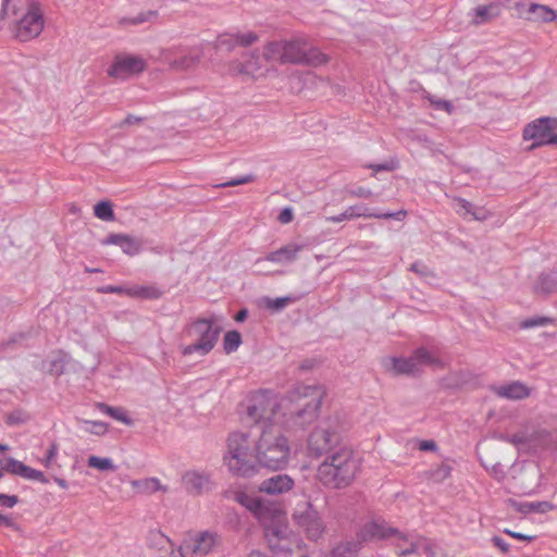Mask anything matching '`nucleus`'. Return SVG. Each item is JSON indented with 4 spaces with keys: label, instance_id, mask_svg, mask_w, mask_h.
Segmentation results:
<instances>
[{
    "label": "nucleus",
    "instance_id": "obj_1",
    "mask_svg": "<svg viewBox=\"0 0 557 557\" xmlns=\"http://www.w3.org/2000/svg\"><path fill=\"white\" fill-rule=\"evenodd\" d=\"M228 456L224 459L230 471L240 478H252L263 467L274 471L286 468L290 448L288 440L274 428L263 429L256 444V458L250 454L248 434L234 432L227 440Z\"/></svg>",
    "mask_w": 557,
    "mask_h": 557
},
{
    "label": "nucleus",
    "instance_id": "obj_2",
    "mask_svg": "<svg viewBox=\"0 0 557 557\" xmlns=\"http://www.w3.org/2000/svg\"><path fill=\"white\" fill-rule=\"evenodd\" d=\"M360 468L359 457L348 447H339L318 468L320 482L330 488H345L351 484Z\"/></svg>",
    "mask_w": 557,
    "mask_h": 557
},
{
    "label": "nucleus",
    "instance_id": "obj_3",
    "mask_svg": "<svg viewBox=\"0 0 557 557\" xmlns=\"http://www.w3.org/2000/svg\"><path fill=\"white\" fill-rule=\"evenodd\" d=\"M324 392L318 385H298L289 393L293 400L299 404L286 416V426L289 430H306L317 421Z\"/></svg>",
    "mask_w": 557,
    "mask_h": 557
},
{
    "label": "nucleus",
    "instance_id": "obj_4",
    "mask_svg": "<svg viewBox=\"0 0 557 557\" xmlns=\"http://www.w3.org/2000/svg\"><path fill=\"white\" fill-rule=\"evenodd\" d=\"M338 416L332 417L325 423L315 428L308 437V454L313 458H327L335 453L342 443V435L337 428Z\"/></svg>",
    "mask_w": 557,
    "mask_h": 557
},
{
    "label": "nucleus",
    "instance_id": "obj_5",
    "mask_svg": "<svg viewBox=\"0 0 557 557\" xmlns=\"http://www.w3.org/2000/svg\"><path fill=\"white\" fill-rule=\"evenodd\" d=\"M221 329L213 325V321L200 318L195 320L185 329V334L194 337L195 342L183 348L184 356H189L197 352L200 356H206L215 346Z\"/></svg>",
    "mask_w": 557,
    "mask_h": 557
},
{
    "label": "nucleus",
    "instance_id": "obj_6",
    "mask_svg": "<svg viewBox=\"0 0 557 557\" xmlns=\"http://www.w3.org/2000/svg\"><path fill=\"white\" fill-rule=\"evenodd\" d=\"M329 61L326 54L318 48L311 46L306 40L285 41L283 63L302 64L309 66H319Z\"/></svg>",
    "mask_w": 557,
    "mask_h": 557
},
{
    "label": "nucleus",
    "instance_id": "obj_7",
    "mask_svg": "<svg viewBox=\"0 0 557 557\" xmlns=\"http://www.w3.org/2000/svg\"><path fill=\"white\" fill-rule=\"evenodd\" d=\"M557 117L543 116L529 123L523 129L524 140H534L530 149L557 146Z\"/></svg>",
    "mask_w": 557,
    "mask_h": 557
},
{
    "label": "nucleus",
    "instance_id": "obj_8",
    "mask_svg": "<svg viewBox=\"0 0 557 557\" xmlns=\"http://www.w3.org/2000/svg\"><path fill=\"white\" fill-rule=\"evenodd\" d=\"M44 29V15L40 3L32 0L27 12L20 18L16 25L15 36L21 41H28L40 35Z\"/></svg>",
    "mask_w": 557,
    "mask_h": 557
},
{
    "label": "nucleus",
    "instance_id": "obj_9",
    "mask_svg": "<svg viewBox=\"0 0 557 557\" xmlns=\"http://www.w3.org/2000/svg\"><path fill=\"white\" fill-rule=\"evenodd\" d=\"M277 407L278 404L275 399L257 395L250 399L244 420L246 423L255 425L262 423V430L269 429L271 428L269 422L275 416Z\"/></svg>",
    "mask_w": 557,
    "mask_h": 557
},
{
    "label": "nucleus",
    "instance_id": "obj_10",
    "mask_svg": "<svg viewBox=\"0 0 557 557\" xmlns=\"http://www.w3.org/2000/svg\"><path fill=\"white\" fill-rule=\"evenodd\" d=\"M293 519L299 527L306 530L308 537L311 540L319 539L324 531L320 515L309 500L297 505L293 513Z\"/></svg>",
    "mask_w": 557,
    "mask_h": 557
},
{
    "label": "nucleus",
    "instance_id": "obj_11",
    "mask_svg": "<svg viewBox=\"0 0 557 557\" xmlns=\"http://www.w3.org/2000/svg\"><path fill=\"white\" fill-rule=\"evenodd\" d=\"M358 541L370 542L374 540H387L396 537L397 540L407 542L408 534L401 532L397 528H393L384 520H373L367 522L357 533Z\"/></svg>",
    "mask_w": 557,
    "mask_h": 557
},
{
    "label": "nucleus",
    "instance_id": "obj_12",
    "mask_svg": "<svg viewBox=\"0 0 557 557\" xmlns=\"http://www.w3.org/2000/svg\"><path fill=\"white\" fill-rule=\"evenodd\" d=\"M145 66V60L138 55L116 54L107 73L112 78L124 81L141 73Z\"/></svg>",
    "mask_w": 557,
    "mask_h": 557
},
{
    "label": "nucleus",
    "instance_id": "obj_13",
    "mask_svg": "<svg viewBox=\"0 0 557 557\" xmlns=\"http://www.w3.org/2000/svg\"><path fill=\"white\" fill-rule=\"evenodd\" d=\"M407 212L405 210H400L397 212H380L373 211L368 206L360 203L348 207L344 212L337 215H332L326 218L327 221L333 223H339L346 220H354L357 218H374V219H395L403 220L406 216Z\"/></svg>",
    "mask_w": 557,
    "mask_h": 557
},
{
    "label": "nucleus",
    "instance_id": "obj_14",
    "mask_svg": "<svg viewBox=\"0 0 557 557\" xmlns=\"http://www.w3.org/2000/svg\"><path fill=\"white\" fill-rule=\"evenodd\" d=\"M218 534L209 531L200 532L194 540L181 546L182 557H191L193 555L206 556L218 543Z\"/></svg>",
    "mask_w": 557,
    "mask_h": 557
},
{
    "label": "nucleus",
    "instance_id": "obj_15",
    "mask_svg": "<svg viewBox=\"0 0 557 557\" xmlns=\"http://www.w3.org/2000/svg\"><path fill=\"white\" fill-rule=\"evenodd\" d=\"M516 9L520 17L535 23H550L557 18V12L548 5L518 2Z\"/></svg>",
    "mask_w": 557,
    "mask_h": 557
},
{
    "label": "nucleus",
    "instance_id": "obj_16",
    "mask_svg": "<svg viewBox=\"0 0 557 557\" xmlns=\"http://www.w3.org/2000/svg\"><path fill=\"white\" fill-rule=\"evenodd\" d=\"M203 51L199 47L182 50L178 54L170 52L165 60L170 67L176 71H188L194 69L201 60Z\"/></svg>",
    "mask_w": 557,
    "mask_h": 557
},
{
    "label": "nucleus",
    "instance_id": "obj_17",
    "mask_svg": "<svg viewBox=\"0 0 557 557\" xmlns=\"http://www.w3.org/2000/svg\"><path fill=\"white\" fill-rule=\"evenodd\" d=\"M242 58V60H235L230 64L232 73L255 75L261 69L262 57L258 49L244 53Z\"/></svg>",
    "mask_w": 557,
    "mask_h": 557
},
{
    "label": "nucleus",
    "instance_id": "obj_18",
    "mask_svg": "<svg viewBox=\"0 0 557 557\" xmlns=\"http://www.w3.org/2000/svg\"><path fill=\"white\" fill-rule=\"evenodd\" d=\"M294 484V480L288 474L278 473L263 480L258 490L268 495H280L290 491Z\"/></svg>",
    "mask_w": 557,
    "mask_h": 557
},
{
    "label": "nucleus",
    "instance_id": "obj_19",
    "mask_svg": "<svg viewBox=\"0 0 557 557\" xmlns=\"http://www.w3.org/2000/svg\"><path fill=\"white\" fill-rule=\"evenodd\" d=\"M288 527L281 523H272L264 528V537L270 549L274 553L284 552L287 548L281 543L288 537Z\"/></svg>",
    "mask_w": 557,
    "mask_h": 557
},
{
    "label": "nucleus",
    "instance_id": "obj_20",
    "mask_svg": "<svg viewBox=\"0 0 557 557\" xmlns=\"http://www.w3.org/2000/svg\"><path fill=\"white\" fill-rule=\"evenodd\" d=\"M182 484L188 493L199 495L210 488V478L202 472L187 471L182 476Z\"/></svg>",
    "mask_w": 557,
    "mask_h": 557
},
{
    "label": "nucleus",
    "instance_id": "obj_21",
    "mask_svg": "<svg viewBox=\"0 0 557 557\" xmlns=\"http://www.w3.org/2000/svg\"><path fill=\"white\" fill-rule=\"evenodd\" d=\"M533 293L540 296L557 293V270L542 272L533 284Z\"/></svg>",
    "mask_w": 557,
    "mask_h": 557
},
{
    "label": "nucleus",
    "instance_id": "obj_22",
    "mask_svg": "<svg viewBox=\"0 0 557 557\" xmlns=\"http://www.w3.org/2000/svg\"><path fill=\"white\" fill-rule=\"evenodd\" d=\"M385 367L396 375H416L419 373L411 356L408 358L392 357L386 361Z\"/></svg>",
    "mask_w": 557,
    "mask_h": 557
},
{
    "label": "nucleus",
    "instance_id": "obj_23",
    "mask_svg": "<svg viewBox=\"0 0 557 557\" xmlns=\"http://www.w3.org/2000/svg\"><path fill=\"white\" fill-rule=\"evenodd\" d=\"M302 249V246L297 244H288L280 249L268 253L264 260L275 263H286L296 260L298 252Z\"/></svg>",
    "mask_w": 557,
    "mask_h": 557
},
{
    "label": "nucleus",
    "instance_id": "obj_24",
    "mask_svg": "<svg viewBox=\"0 0 557 557\" xmlns=\"http://www.w3.org/2000/svg\"><path fill=\"white\" fill-rule=\"evenodd\" d=\"M299 299L300 297L297 296H284L277 298L264 296L259 299L258 305L259 307L265 308L272 313H277L281 312L289 304L296 302Z\"/></svg>",
    "mask_w": 557,
    "mask_h": 557
},
{
    "label": "nucleus",
    "instance_id": "obj_25",
    "mask_svg": "<svg viewBox=\"0 0 557 557\" xmlns=\"http://www.w3.org/2000/svg\"><path fill=\"white\" fill-rule=\"evenodd\" d=\"M511 506L521 513L539 512L545 513L554 509V505L549 502H523L519 503L513 499H509Z\"/></svg>",
    "mask_w": 557,
    "mask_h": 557
},
{
    "label": "nucleus",
    "instance_id": "obj_26",
    "mask_svg": "<svg viewBox=\"0 0 557 557\" xmlns=\"http://www.w3.org/2000/svg\"><path fill=\"white\" fill-rule=\"evenodd\" d=\"M473 23L480 25L496 17L499 14V7L494 3L480 5L473 9Z\"/></svg>",
    "mask_w": 557,
    "mask_h": 557
},
{
    "label": "nucleus",
    "instance_id": "obj_27",
    "mask_svg": "<svg viewBox=\"0 0 557 557\" xmlns=\"http://www.w3.org/2000/svg\"><path fill=\"white\" fill-rule=\"evenodd\" d=\"M412 359H414V363L417 366L418 371L420 372V367L422 366H442L441 360L435 357L431 351H429L425 347L417 348L412 355Z\"/></svg>",
    "mask_w": 557,
    "mask_h": 557
},
{
    "label": "nucleus",
    "instance_id": "obj_28",
    "mask_svg": "<svg viewBox=\"0 0 557 557\" xmlns=\"http://www.w3.org/2000/svg\"><path fill=\"white\" fill-rule=\"evenodd\" d=\"M498 394L509 399H523L529 396V391L523 384L513 382L502 386Z\"/></svg>",
    "mask_w": 557,
    "mask_h": 557
},
{
    "label": "nucleus",
    "instance_id": "obj_29",
    "mask_svg": "<svg viewBox=\"0 0 557 557\" xmlns=\"http://www.w3.org/2000/svg\"><path fill=\"white\" fill-rule=\"evenodd\" d=\"M0 465L3 473L7 472L10 474L18 475L21 478L24 476L27 467L25 463L13 457H4L2 459L0 458Z\"/></svg>",
    "mask_w": 557,
    "mask_h": 557
},
{
    "label": "nucleus",
    "instance_id": "obj_30",
    "mask_svg": "<svg viewBox=\"0 0 557 557\" xmlns=\"http://www.w3.org/2000/svg\"><path fill=\"white\" fill-rule=\"evenodd\" d=\"M235 500L255 513L261 512L264 507L260 498L251 497L245 492H236Z\"/></svg>",
    "mask_w": 557,
    "mask_h": 557
},
{
    "label": "nucleus",
    "instance_id": "obj_31",
    "mask_svg": "<svg viewBox=\"0 0 557 557\" xmlns=\"http://www.w3.org/2000/svg\"><path fill=\"white\" fill-rule=\"evenodd\" d=\"M133 487H135L139 493H154L157 491H166L160 483V481L156 478H149L144 480H136L132 482Z\"/></svg>",
    "mask_w": 557,
    "mask_h": 557
},
{
    "label": "nucleus",
    "instance_id": "obj_32",
    "mask_svg": "<svg viewBox=\"0 0 557 557\" xmlns=\"http://www.w3.org/2000/svg\"><path fill=\"white\" fill-rule=\"evenodd\" d=\"M97 408L104 414L123 422L127 425L132 424V419L127 416L124 409L119 407H111L104 403H97Z\"/></svg>",
    "mask_w": 557,
    "mask_h": 557
},
{
    "label": "nucleus",
    "instance_id": "obj_33",
    "mask_svg": "<svg viewBox=\"0 0 557 557\" xmlns=\"http://www.w3.org/2000/svg\"><path fill=\"white\" fill-rule=\"evenodd\" d=\"M360 541L341 543L332 549L329 557H352L360 549Z\"/></svg>",
    "mask_w": 557,
    "mask_h": 557
},
{
    "label": "nucleus",
    "instance_id": "obj_34",
    "mask_svg": "<svg viewBox=\"0 0 557 557\" xmlns=\"http://www.w3.org/2000/svg\"><path fill=\"white\" fill-rule=\"evenodd\" d=\"M94 214L98 219L107 222L113 221L115 219L113 205L109 200H101L97 202L94 207Z\"/></svg>",
    "mask_w": 557,
    "mask_h": 557
},
{
    "label": "nucleus",
    "instance_id": "obj_35",
    "mask_svg": "<svg viewBox=\"0 0 557 557\" xmlns=\"http://www.w3.org/2000/svg\"><path fill=\"white\" fill-rule=\"evenodd\" d=\"M148 545L150 547L157 548L159 550H166L168 548L172 549V543L168 536H165L160 531H150L148 534Z\"/></svg>",
    "mask_w": 557,
    "mask_h": 557
},
{
    "label": "nucleus",
    "instance_id": "obj_36",
    "mask_svg": "<svg viewBox=\"0 0 557 557\" xmlns=\"http://www.w3.org/2000/svg\"><path fill=\"white\" fill-rule=\"evenodd\" d=\"M158 16V12L154 10H149L146 12H140L135 17H122L119 20L120 26H127V25H139L146 22H150L152 18H156Z\"/></svg>",
    "mask_w": 557,
    "mask_h": 557
},
{
    "label": "nucleus",
    "instance_id": "obj_37",
    "mask_svg": "<svg viewBox=\"0 0 557 557\" xmlns=\"http://www.w3.org/2000/svg\"><path fill=\"white\" fill-rule=\"evenodd\" d=\"M284 50L285 42H269L264 48L263 58L265 60H280L283 63Z\"/></svg>",
    "mask_w": 557,
    "mask_h": 557
},
{
    "label": "nucleus",
    "instance_id": "obj_38",
    "mask_svg": "<svg viewBox=\"0 0 557 557\" xmlns=\"http://www.w3.org/2000/svg\"><path fill=\"white\" fill-rule=\"evenodd\" d=\"M395 547L397 548V554L401 557H406L409 555H418L420 554V546H418V539L411 540L408 536V541L404 542L400 540H397L395 543Z\"/></svg>",
    "mask_w": 557,
    "mask_h": 557
},
{
    "label": "nucleus",
    "instance_id": "obj_39",
    "mask_svg": "<svg viewBox=\"0 0 557 557\" xmlns=\"http://www.w3.org/2000/svg\"><path fill=\"white\" fill-rule=\"evenodd\" d=\"M236 47H238V45L235 34L220 35L214 42V48L218 51L231 52Z\"/></svg>",
    "mask_w": 557,
    "mask_h": 557
},
{
    "label": "nucleus",
    "instance_id": "obj_40",
    "mask_svg": "<svg viewBox=\"0 0 557 557\" xmlns=\"http://www.w3.org/2000/svg\"><path fill=\"white\" fill-rule=\"evenodd\" d=\"M242 344V335L238 331H228L223 338V349L226 354L234 352Z\"/></svg>",
    "mask_w": 557,
    "mask_h": 557
},
{
    "label": "nucleus",
    "instance_id": "obj_41",
    "mask_svg": "<svg viewBox=\"0 0 557 557\" xmlns=\"http://www.w3.org/2000/svg\"><path fill=\"white\" fill-rule=\"evenodd\" d=\"M87 465L90 468L98 469L100 471H114L116 466L113 463L111 458H102L98 456H90L87 460Z\"/></svg>",
    "mask_w": 557,
    "mask_h": 557
},
{
    "label": "nucleus",
    "instance_id": "obj_42",
    "mask_svg": "<svg viewBox=\"0 0 557 557\" xmlns=\"http://www.w3.org/2000/svg\"><path fill=\"white\" fill-rule=\"evenodd\" d=\"M141 246L143 243L140 239L126 234L120 247L124 253L135 256L139 253Z\"/></svg>",
    "mask_w": 557,
    "mask_h": 557
},
{
    "label": "nucleus",
    "instance_id": "obj_43",
    "mask_svg": "<svg viewBox=\"0 0 557 557\" xmlns=\"http://www.w3.org/2000/svg\"><path fill=\"white\" fill-rule=\"evenodd\" d=\"M507 442L515 445L518 450H529L532 448V437L525 434H513L508 436Z\"/></svg>",
    "mask_w": 557,
    "mask_h": 557
},
{
    "label": "nucleus",
    "instance_id": "obj_44",
    "mask_svg": "<svg viewBox=\"0 0 557 557\" xmlns=\"http://www.w3.org/2000/svg\"><path fill=\"white\" fill-rule=\"evenodd\" d=\"M81 423H84L88 425V428L85 429L86 432L94 434V435H104L108 432V424L102 421H91V420H85L79 419Z\"/></svg>",
    "mask_w": 557,
    "mask_h": 557
},
{
    "label": "nucleus",
    "instance_id": "obj_45",
    "mask_svg": "<svg viewBox=\"0 0 557 557\" xmlns=\"http://www.w3.org/2000/svg\"><path fill=\"white\" fill-rule=\"evenodd\" d=\"M146 299H158L162 296V292L154 286L133 288V295Z\"/></svg>",
    "mask_w": 557,
    "mask_h": 557
},
{
    "label": "nucleus",
    "instance_id": "obj_46",
    "mask_svg": "<svg viewBox=\"0 0 557 557\" xmlns=\"http://www.w3.org/2000/svg\"><path fill=\"white\" fill-rule=\"evenodd\" d=\"M450 473H451V467L446 462H442L435 469L431 470L430 478L434 482L441 483L444 480H446L450 475Z\"/></svg>",
    "mask_w": 557,
    "mask_h": 557
},
{
    "label": "nucleus",
    "instance_id": "obj_47",
    "mask_svg": "<svg viewBox=\"0 0 557 557\" xmlns=\"http://www.w3.org/2000/svg\"><path fill=\"white\" fill-rule=\"evenodd\" d=\"M456 202H457V212L459 214H463V215H468V214H471L475 220H480L481 218L473 211V205L466 200V199H462V198H457L456 199Z\"/></svg>",
    "mask_w": 557,
    "mask_h": 557
},
{
    "label": "nucleus",
    "instance_id": "obj_48",
    "mask_svg": "<svg viewBox=\"0 0 557 557\" xmlns=\"http://www.w3.org/2000/svg\"><path fill=\"white\" fill-rule=\"evenodd\" d=\"M552 319L546 317H536V318H530L525 319L520 323L521 329H531L536 326H545L547 324L552 323Z\"/></svg>",
    "mask_w": 557,
    "mask_h": 557
},
{
    "label": "nucleus",
    "instance_id": "obj_49",
    "mask_svg": "<svg viewBox=\"0 0 557 557\" xmlns=\"http://www.w3.org/2000/svg\"><path fill=\"white\" fill-rule=\"evenodd\" d=\"M235 35L238 47H250L259 39L258 35L253 32H248L245 34L237 33Z\"/></svg>",
    "mask_w": 557,
    "mask_h": 557
},
{
    "label": "nucleus",
    "instance_id": "obj_50",
    "mask_svg": "<svg viewBox=\"0 0 557 557\" xmlns=\"http://www.w3.org/2000/svg\"><path fill=\"white\" fill-rule=\"evenodd\" d=\"M99 294H127L133 295V288H126L124 286L116 285H104L97 288Z\"/></svg>",
    "mask_w": 557,
    "mask_h": 557
},
{
    "label": "nucleus",
    "instance_id": "obj_51",
    "mask_svg": "<svg viewBox=\"0 0 557 557\" xmlns=\"http://www.w3.org/2000/svg\"><path fill=\"white\" fill-rule=\"evenodd\" d=\"M23 479L39 481L45 484L49 483V479H47L42 471L30 468L29 466L26 467Z\"/></svg>",
    "mask_w": 557,
    "mask_h": 557
},
{
    "label": "nucleus",
    "instance_id": "obj_52",
    "mask_svg": "<svg viewBox=\"0 0 557 557\" xmlns=\"http://www.w3.org/2000/svg\"><path fill=\"white\" fill-rule=\"evenodd\" d=\"M28 416L22 410H15L8 414L5 422L10 425H17L25 423Z\"/></svg>",
    "mask_w": 557,
    "mask_h": 557
},
{
    "label": "nucleus",
    "instance_id": "obj_53",
    "mask_svg": "<svg viewBox=\"0 0 557 557\" xmlns=\"http://www.w3.org/2000/svg\"><path fill=\"white\" fill-rule=\"evenodd\" d=\"M410 271L414 272L421 277L434 276L433 271L428 265L420 261L413 262L410 267Z\"/></svg>",
    "mask_w": 557,
    "mask_h": 557
},
{
    "label": "nucleus",
    "instance_id": "obj_54",
    "mask_svg": "<svg viewBox=\"0 0 557 557\" xmlns=\"http://www.w3.org/2000/svg\"><path fill=\"white\" fill-rule=\"evenodd\" d=\"M428 99L432 103V106L437 110H444L447 113H451L454 110V106L450 101L444 99H435L432 96H429Z\"/></svg>",
    "mask_w": 557,
    "mask_h": 557
},
{
    "label": "nucleus",
    "instance_id": "obj_55",
    "mask_svg": "<svg viewBox=\"0 0 557 557\" xmlns=\"http://www.w3.org/2000/svg\"><path fill=\"white\" fill-rule=\"evenodd\" d=\"M418 546H420V554L418 556L435 557L433 547L426 539L418 537Z\"/></svg>",
    "mask_w": 557,
    "mask_h": 557
},
{
    "label": "nucleus",
    "instance_id": "obj_56",
    "mask_svg": "<svg viewBox=\"0 0 557 557\" xmlns=\"http://www.w3.org/2000/svg\"><path fill=\"white\" fill-rule=\"evenodd\" d=\"M253 180H255L253 175L248 174V175H244V176H240L238 178H234L232 181L222 183V184L219 185V187L238 186V185L251 183Z\"/></svg>",
    "mask_w": 557,
    "mask_h": 557
},
{
    "label": "nucleus",
    "instance_id": "obj_57",
    "mask_svg": "<svg viewBox=\"0 0 557 557\" xmlns=\"http://www.w3.org/2000/svg\"><path fill=\"white\" fill-rule=\"evenodd\" d=\"M20 502L16 495L0 494V506L12 508Z\"/></svg>",
    "mask_w": 557,
    "mask_h": 557
},
{
    "label": "nucleus",
    "instance_id": "obj_58",
    "mask_svg": "<svg viewBox=\"0 0 557 557\" xmlns=\"http://www.w3.org/2000/svg\"><path fill=\"white\" fill-rule=\"evenodd\" d=\"M348 194L352 197H359V198H370L373 195L371 189L364 188L361 186L349 189Z\"/></svg>",
    "mask_w": 557,
    "mask_h": 557
},
{
    "label": "nucleus",
    "instance_id": "obj_59",
    "mask_svg": "<svg viewBox=\"0 0 557 557\" xmlns=\"http://www.w3.org/2000/svg\"><path fill=\"white\" fill-rule=\"evenodd\" d=\"M126 234H110L104 239H102V245H116L121 246L124 240Z\"/></svg>",
    "mask_w": 557,
    "mask_h": 557
},
{
    "label": "nucleus",
    "instance_id": "obj_60",
    "mask_svg": "<svg viewBox=\"0 0 557 557\" xmlns=\"http://www.w3.org/2000/svg\"><path fill=\"white\" fill-rule=\"evenodd\" d=\"M277 220L282 223V224H287V223H290L293 220H294V211L292 208L289 207H286L284 208L278 216H277Z\"/></svg>",
    "mask_w": 557,
    "mask_h": 557
},
{
    "label": "nucleus",
    "instance_id": "obj_61",
    "mask_svg": "<svg viewBox=\"0 0 557 557\" xmlns=\"http://www.w3.org/2000/svg\"><path fill=\"white\" fill-rule=\"evenodd\" d=\"M57 454H58V445L55 443H52L46 451L45 466L48 467L54 460Z\"/></svg>",
    "mask_w": 557,
    "mask_h": 557
},
{
    "label": "nucleus",
    "instance_id": "obj_62",
    "mask_svg": "<svg viewBox=\"0 0 557 557\" xmlns=\"http://www.w3.org/2000/svg\"><path fill=\"white\" fill-rule=\"evenodd\" d=\"M492 542H493L494 546L499 548V550L503 553H508L510 549V545L500 536H496V535L493 536Z\"/></svg>",
    "mask_w": 557,
    "mask_h": 557
},
{
    "label": "nucleus",
    "instance_id": "obj_63",
    "mask_svg": "<svg viewBox=\"0 0 557 557\" xmlns=\"http://www.w3.org/2000/svg\"><path fill=\"white\" fill-rule=\"evenodd\" d=\"M491 472L497 480H503L506 476V471L504 469V466L500 462H496L492 466Z\"/></svg>",
    "mask_w": 557,
    "mask_h": 557
},
{
    "label": "nucleus",
    "instance_id": "obj_64",
    "mask_svg": "<svg viewBox=\"0 0 557 557\" xmlns=\"http://www.w3.org/2000/svg\"><path fill=\"white\" fill-rule=\"evenodd\" d=\"M419 449L422 451H434L437 449V444L433 440L421 441Z\"/></svg>",
    "mask_w": 557,
    "mask_h": 557
}]
</instances>
